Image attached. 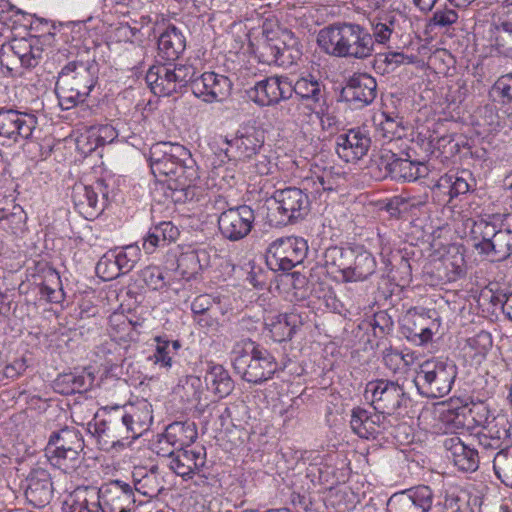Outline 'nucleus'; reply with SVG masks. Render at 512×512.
Wrapping results in <instances>:
<instances>
[{
	"mask_svg": "<svg viewBox=\"0 0 512 512\" xmlns=\"http://www.w3.org/2000/svg\"><path fill=\"white\" fill-rule=\"evenodd\" d=\"M141 278L153 290H160L166 285L165 275L158 266L145 267L141 270Z\"/></svg>",
	"mask_w": 512,
	"mask_h": 512,
	"instance_id": "nucleus-56",
	"label": "nucleus"
},
{
	"mask_svg": "<svg viewBox=\"0 0 512 512\" xmlns=\"http://www.w3.org/2000/svg\"><path fill=\"white\" fill-rule=\"evenodd\" d=\"M39 292L42 298L51 303H60L64 297L59 274L48 269L44 276V280L39 284Z\"/></svg>",
	"mask_w": 512,
	"mask_h": 512,
	"instance_id": "nucleus-44",
	"label": "nucleus"
},
{
	"mask_svg": "<svg viewBox=\"0 0 512 512\" xmlns=\"http://www.w3.org/2000/svg\"><path fill=\"white\" fill-rule=\"evenodd\" d=\"M17 288L12 274L0 276V318H6L9 315L11 305L15 302Z\"/></svg>",
	"mask_w": 512,
	"mask_h": 512,
	"instance_id": "nucleus-48",
	"label": "nucleus"
},
{
	"mask_svg": "<svg viewBox=\"0 0 512 512\" xmlns=\"http://www.w3.org/2000/svg\"><path fill=\"white\" fill-rule=\"evenodd\" d=\"M275 342L290 340L296 328V316L293 314H277L265 322Z\"/></svg>",
	"mask_w": 512,
	"mask_h": 512,
	"instance_id": "nucleus-40",
	"label": "nucleus"
},
{
	"mask_svg": "<svg viewBox=\"0 0 512 512\" xmlns=\"http://www.w3.org/2000/svg\"><path fill=\"white\" fill-rule=\"evenodd\" d=\"M481 254L492 256L496 261L507 260L512 256V230L500 229L498 235Z\"/></svg>",
	"mask_w": 512,
	"mask_h": 512,
	"instance_id": "nucleus-42",
	"label": "nucleus"
},
{
	"mask_svg": "<svg viewBox=\"0 0 512 512\" xmlns=\"http://www.w3.org/2000/svg\"><path fill=\"white\" fill-rule=\"evenodd\" d=\"M25 497L35 508L49 504L53 495L50 473L43 468L33 469L26 478Z\"/></svg>",
	"mask_w": 512,
	"mask_h": 512,
	"instance_id": "nucleus-22",
	"label": "nucleus"
},
{
	"mask_svg": "<svg viewBox=\"0 0 512 512\" xmlns=\"http://www.w3.org/2000/svg\"><path fill=\"white\" fill-rule=\"evenodd\" d=\"M371 139L366 131L360 128L349 129L340 133L335 139V151L345 162H356L369 151Z\"/></svg>",
	"mask_w": 512,
	"mask_h": 512,
	"instance_id": "nucleus-19",
	"label": "nucleus"
},
{
	"mask_svg": "<svg viewBox=\"0 0 512 512\" xmlns=\"http://www.w3.org/2000/svg\"><path fill=\"white\" fill-rule=\"evenodd\" d=\"M204 383L207 390L219 398L228 396L234 389V381L229 372L222 365H209Z\"/></svg>",
	"mask_w": 512,
	"mask_h": 512,
	"instance_id": "nucleus-31",
	"label": "nucleus"
},
{
	"mask_svg": "<svg viewBox=\"0 0 512 512\" xmlns=\"http://www.w3.org/2000/svg\"><path fill=\"white\" fill-rule=\"evenodd\" d=\"M272 215L277 225H287L305 218L310 210L309 196L300 188L287 187L274 191Z\"/></svg>",
	"mask_w": 512,
	"mask_h": 512,
	"instance_id": "nucleus-6",
	"label": "nucleus"
},
{
	"mask_svg": "<svg viewBox=\"0 0 512 512\" xmlns=\"http://www.w3.org/2000/svg\"><path fill=\"white\" fill-rule=\"evenodd\" d=\"M143 472V469H138L133 473L135 490L148 497L157 496L161 492L162 487L157 479L154 468L150 472L142 474Z\"/></svg>",
	"mask_w": 512,
	"mask_h": 512,
	"instance_id": "nucleus-47",
	"label": "nucleus"
},
{
	"mask_svg": "<svg viewBox=\"0 0 512 512\" xmlns=\"http://www.w3.org/2000/svg\"><path fill=\"white\" fill-rule=\"evenodd\" d=\"M67 512H101L99 488L77 487L66 501Z\"/></svg>",
	"mask_w": 512,
	"mask_h": 512,
	"instance_id": "nucleus-28",
	"label": "nucleus"
},
{
	"mask_svg": "<svg viewBox=\"0 0 512 512\" xmlns=\"http://www.w3.org/2000/svg\"><path fill=\"white\" fill-rule=\"evenodd\" d=\"M254 221V210L248 205H240L220 213L218 216V228L225 239L238 241L245 238L251 232Z\"/></svg>",
	"mask_w": 512,
	"mask_h": 512,
	"instance_id": "nucleus-10",
	"label": "nucleus"
},
{
	"mask_svg": "<svg viewBox=\"0 0 512 512\" xmlns=\"http://www.w3.org/2000/svg\"><path fill=\"white\" fill-rule=\"evenodd\" d=\"M224 149L229 160L246 161L258 155L264 144L263 132L254 128L238 132L232 139L225 138Z\"/></svg>",
	"mask_w": 512,
	"mask_h": 512,
	"instance_id": "nucleus-18",
	"label": "nucleus"
},
{
	"mask_svg": "<svg viewBox=\"0 0 512 512\" xmlns=\"http://www.w3.org/2000/svg\"><path fill=\"white\" fill-rule=\"evenodd\" d=\"M451 176L453 184L452 200L470 191L471 184L469 180H472V177L468 171H462L461 174L451 173Z\"/></svg>",
	"mask_w": 512,
	"mask_h": 512,
	"instance_id": "nucleus-64",
	"label": "nucleus"
},
{
	"mask_svg": "<svg viewBox=\"0 0 512 512\" xmlns=\"http://www.w3.org/2000/svg\"><path fill=\"white\" fill-rule=\"evenodd\" d=\"M119 411L134 440L142 436L153 421L152 408L147 401L124 407Z\"/></svg>",
	"mask_w": 512,
	"mask_h": 512,
	"instance_id": "nucleus-24",
	"label": "nucleus"
},
{
	"mask_svg": "<svg viewBox=\"0 0 512 512\" xmlns=\"http://www.w3.org/2000/svg\"><path fill=\"white\" fill-rule=\"evenodd\" d=\"M456 376L457 367L453 361L432 358L419 366L414 383L422 396L441 398L451 391Z\"/></svg>",
	"mask_w": 512,
	"mask_h": 512,
	"instance_id": "nucleus-5",
	"label": "nucleus"
},
{
	"mask_svg": "<svg viewBox=\"0 0 512 512\" xmlns=\"http://www.w3.org/2000/svg\"><path fill=\"white\" fill-rule=\"evenodd\" d=\"M353 36L348 58L364 60L372 56L374 52V40L371 33L360 24L354 23L351 27Z\"/></svg>",
	"mask_w": 512,
	"mask_h": 512,
	"instance_id": "nucleus-36",
	"label": "nucleus"
},
{
	"mask_svg": "<svg viewBox=\"0 0 512 512\" xmlns=\"http://www.w3.org/2000/svg\"><path fill=\"white\" fill-rule=\"evenodd\" d=\"M384 119L379 123V131L384 138L392 140L394 138H401L403 136V119L398 115L392 116L391 114L382 113Z\"/></svg>",
	"mask_w": 512,
	"mask_h": 512,
	"instance_id": "nucleus-54",
	"label": "nucleus"
},
{
	"mask_svg": "<svg viewBox=\"0 0 512 512\" xmlns=\"http://www.w3.org/2000/svg\"><path fill=\"white\" fill-rule=\"evenodd\" d=\"M206 465V450L203 446L177 449L170 458L167 467L184 480L194 475H204Z\"/></svg>",
	"mask_w": 512,
	"mask_h": 512,
	"instance_id": "nucleus-15",
	"label": "nucleus"
},
{
	"mask_svg": "<svg viewBox=\"0 0 512 512\" xmlns=\"http://www.w3.org/2000/svg\"><path fill=\"white\" fill-rule=\"evenodd\" d=\"M496 42L506 56H512V23L502 22L497 27Z\"/></svg>",
	"mask_w": 512,
	"mask_h": 512,
	"instance_id": "nucleus-60",
	"label": "nucleus"
},
{
	"mask_svg": "<svg viewBox=\"0 0 512 512\" xmlns=\"http://www.w3.org/2000/svg\"><path fill=\"white\" fill-rule=\"evenodd\" d=\"M158 57L164 61H175L186 49V38L182 31L170 25L158 38Z\"/></svg>",
	"mask_w": 512,
	"mask_h": 512,
	"instance_id": "nucleus-27",
	"label": "nucleus"
},
{
	"mask_svg": "<svg viewBox=\"0 0 512 512\" xmlns=\"http://www.w3.org/2000/svg\"><path fill=\"white\" fill-rule=\"evenodd\" d=\"M307 251V242L303 238H278L267 249L266 264L273 271L287 272L303 262Z\"/></svg>",
	"mask_w": 512,
	"mask_h": 512,
	"instance_id": "nucleus-7",
	"label": "nucleus"
},
{
	"mask_svg": "<svg viewBox=\"0 0 512 512\" xmlns=\"http://www.w3.org/2000/svg\"><path fill=\"white\" fill-rule=\"evenodd\" d=\"M11 45L23 68L36 67L43 58L44 45L38 36L31 35L28 38L13 39Z\"/></svg>",
	"mask_w": 512,
	"mask_h": 512,
	"instance_id": "nucleus-26",
	"label": "nucleus"
},
{
	"mask_svg": "<svg viewBox=\"0 0 512 512\" xmlns=\"http://www.w3.org/2000/svg\"><path fill=\"white\" fill-rule=\"evenodd\" d=\"M108 421L113 429L119 446L123 447L127 444H130L134 440L120 412L118 415L110 418Z\"/></svg>",
	"mask_w": 512,
	"mask_h": 512,
	"instance_id": "nucleus-58",
	"label": "nucleus"
},
{
	"mask_svg": "<svg viewBox=\"0 0 512 512\" xmlns=\"http://www.w3.org/2000/svg\"><path fill=\"white\" fill-rule=\"evenodd\" d=\"M45 453L50 464L66 474L76 472L81 467L85 455L83 451L67 449L45 450Z\"/></svg>",
	"mask_w": 512,
	"mask_h": 512,
	"instance_id": "nucleus-38",
	"label": "nucleus"
},
{
	"mask_svg": "<svg viewBox=\"0 0 512 512\" xmlns=\"http://www.w3.org/2000/svg\"><path fill=\"white\" fill-rule=\"evenodd\" d=\"M298 39L293 32L280 27L274 19L262 24V41L257 48L259 61L267 65L285 66L292 63Z\"/></svg>",
	"mask_w": 512,
	"mask_h": 512,
	"instance_id": "nucleus-4",
	"label": "nucleus"
},
{
	"mask_svg": "<svg viewBox=\"0 0 512 512\" xmlns=\"http://www.w3.org/2000/svg\"><path fill=\"white\" fill-rule=\"evenodd\" d=\"M11 45L23 68L36 67L43 58L44 45L38 36L31 35L28 38L13 39Z\"/></svg>",
	"mask_w": 512,
	"mask_h": 512,
	"instance_id": "nucleus-25",
	"label": "nucleus"
},
{
	"mask_svg": "<svg viewBox=\"0 0 512 512\" xmlns=\"http://www.w3.org/2000/svg\"><path fill=\"white\" fill-rule=\"evenodd\" d=\"M406 156L403 158L394 153L393 180L411 182L428 175V168L423 162L412 161L408 154Z\"/></svg>",
	"mask_w": 512,
	"mask_h": 512,
	"instance_id": "nucleus-35",
	"label": "nucleus"
},
{
	"mask_svg": "<svg viewBox=\"0 0 512 512\" xmlns=\"http://www.w3.org/2000/svg\"><path fill=\"white\" fill-rule=\"evenodd\" d=\"M434 493L429 486L420 485L393 494L388 502L389 512H430Z\"/></svg>",
	"mask_w": 512,
	"mask_h": 512,
	"instance_id": "nucleus-13",
	"label": "nucleus"
},
{
	"mask_svg": "<svg viewBox=\"0 0 512 512\" xmlns=\"http://www.w3.org/2000/svg\"><path fill=\"white\" fill-rule=\"evenodd\" d=\"M468 347L474 351V355H485L492 347V337L487 331H480L467 339Z\"/></svg>",
	"mask_w": 512,
	"mask_h": 512,
	"instance_id": "nucleus-59",
	"label": "nucleus"
},
{
	"mask_svg": "<svg viewBox=\"0 0 512 512\" xmlns=\"http://www.w3.org/2000/svg\"><path fill=\"white\" fill-rule=\"evenodd\" d=\"M350 426L352 431L361 438L369 439L373 437L370 412L364 408L356 407L352 409Z\"/></svg>",
	"mask_w": 512,
	"mask_h": 512,
	"instance_id": "nucleus-52",
	"label": "nucleus"
},
{
	"mask_svg": "<svg viewBox=\"0 0 512 512\" xmlns=\"http://www.w3.org/2000/svg\"><path fill=\"white\" fill-rule=\"evenodd\" d=\"M167 442L176 449L190 447L197 439V429L193 422L175 421L170 423L162 433Z\"/></svg>",
	"mask_w": 512,
	"mask_h": 512,
	"instance_id": "nucleus-30",
	"label": "nucleus"
},
{
	"mask_svg": "<svg viewBox=\"0 0 512 512\" xmlns=\"http://www.w3.org/2000/svg\"><path fill=\"white\" fill-rule=\"evenodd\" d=\"M231 90V80L227 76L215 72H205L192 82V93L206 103L225 100Z\"/></svg>",
	"mask_w": 512,
	"mask_h": 512,
	"instance_id": "nucleus-17",
	"label": "nucleus"
},
{
	"mask_svg": "<svg viewBox=\"0 0 512 512\" xmlns=\"http://www.w3.org/2000/svg\"><path fill=\"white\" fill-rule=\"evenodd\" d=\"M493 470L502 483L512 487V446H507L495 454Z\"/></svg>",
	"mask_w": 512,
	"mask_h": 512,
	"instance_id": "nucleus-46",
	"label": "nucleus"
},
{
	"mask_svg": "<svg viewBox=\"0 0 512 512\" xmlns=\"http://www.w3.org/2000/svg\"><path fill=\"white\" fill-rule=\"evenodd\" d=\"M490 409L484 402L471 403L458 408L449 418L457 427L470 429L473 426L490 425Z\"/></svg>",
	"mask_w": 512,
	"mask_h": 512,
	"instance_id": "nucleus-23",
	"label": "nucleus"
},
{
	"mask_svg": "<svg viewBox=\"0 0 512 512\" xmlns=\"http://www.w3.org/2000/svg\"><path fill=\"white\" fill-rule=\"evenodd\" d=\"M428 318H426L423 314L416 316L414 320L415 328H409V334L407 338L412 339L414 341L418 340L419 344H425L432 339V330L428 326H423V323L426 322Z\"/></svg>",
	"mask_w": 512,
	"mask_h": 512,
	"instance_id": "nucleus-57",
	"label": "nucleus"
},
{
	"mask_svg": "<svg viewBox=\"0 0 512 512\" xmlns=\"http://www.w3.org/2000/svg\"><path fill=\"white\" fill-rule=\"evenodd\" d=\"M101 512H130L135 503L134 489L122 480H111L99 487Z\"/></svg>",
	"mask_w": 512,
	"mask_h": 512,
	"instance_id": "nucleus-14",
	"label": "nucleus"
},
{
	"mask_svg": "<svg viewBox=\"0 0 512 512\" xmlns=\"http://www.w3.org/2000/svg\"><path fill=\"white\" fill-rule=\"evenodd\" d=\"M157 343L154 359L156 364L162 367L170 368L172 366V359L181 348V343L178 340H168L164 337L158 336L155 338Z\"/></svg>",
	"mask_w": 512,
	"mask_h": 512,
	"instance_id": "nucleus-49",
	"label": "nucleus"
},
{
	"mask_svg": "<svg viewBox=\"0 0 512 512\" xmlns=\"http://www.w3.org/2000/svg\"><path fill=\"white\" fill-rule=\"evenodd\" d=\"M308 196L311 195L313 198H320L324 192L334 190V181L330 174L315 175L306 177L302 181L301 188Z\"/></svg>",
	"mask_w": 512,
	"mask_h": 512,
	"instance_id": "nucleus-51",
	"label": "nucleus"
},
{
	"mask_svg": "<svg viewBox=\"0 0 512 512\" xmlns=\"http://www.w3.org/2000/svg\"><path fill=\"white\" fill-rule=\"evenodd\" d=\"M315 76L308 74L291 83V95L295 93L302 100L318 103L322 98L323 86Z\"/></svg>",
	"mask_w": 512,
	"mask_h": 512,
	"instance_id": "nucleus-41",
	"label": "nucleus"
},
{
	"mask_svg": "<svg viewBox=\"0 0 512 512\" xmlns=\"http://www.w3.org/2000/svg\"><path fill=\"white\" fill-rule=\"evenodd\" d=\"M352 25L354 22L338 21L322 28L317 35L320 49L329 56L348 58Z\"/></svg>",
	"mask_w": 512,
	"mask_h": 512,
	"instance_id": "nucleus-11",
	"label": "nucleus"
},
{
	"mask_svg": "<svg viewBox=\"0 0 512 512\" xmlns=\"http://www.w3.org/2000/svg\"><path fill=\"white\" fill-rule=\"evenodd\" d=\"M442 444L447 458L459 471L474 472L478 469L480 461L478 450L466 443L459 435L446 436Z\"/></svg>",
	"mask_w": 512,
	"mask_h": 512,
	"instance_id": "nucleus-20",
	"label": "nucleus"
},
{
	"mask_svg": "<svg viewBox=\"0 0 512 512\" xmlns=\"http://www.w3.org/2000/svg\"><path fill=\"white\" fill-rule=\"evenodd\" d=\"M141 251L140 248L135 245H127L123 247L121 250H111L107 252L98 262L97 271H101L102 268H108L111 265L112 271L110 275L107 276V279H112L119 275H124L130 272L135 264L140 260Z\"/></svg>",
	"mask_w": 512,
	"mask_h": 512,
	"instance_id": "nucleus-21",
	"label": "nucleus"
},
{
	"mask_svg": "<svg viewBox=\"0 0 512 512\" xmlns=\"http://www.w3.org/2000/svg\"><path fill=\"white\" fill-rule=\"evenodd\" d=\"M37 117L33 114L15 110L13 117V138L14 142L28 140L37 126Z\"/></svg>",
	"mask_w": 512,
	"mask_h": 512,
	"instance_id": "nucleus-43",
	"label": "nucleus"
},
{
	"mask_svg": "<svg viewBox=\"0 0 512 512\" xmlns=\"http://www.w3.org/2000/svg\"><path fill=\"white\" fill-rule=\"evenodd\" d=\"M27 368L24 358L16 359L9 364H0V382L18 378Z\"/></svg>",
	"mask_w": 512,
	"mask_h": 512,
	"instance_id": "nucleus-62",
	"label": "nucleus"
},
{
	"mask_svg": "<svg viewBox=\"0 0 512 512\" xmlns=\"http://www.w3.org/2000/svg\"><path fill=\"white\" fill-rule=\"evenodd\" d=\"M457 20L458 13L453 9L445 8L434 12L430 19V24L441 28H447L455 24Z\"/></svg>",
	"mask_w": 512,
	"mask_h": 512,
	"instance_id": "nucleus-63",
	"label": "nucleus"
},
{
	"mask_svg": "<svg viewBox=\"0 0 512 512\" xmlns=\"http://www.w3.org/2000/svg\"><path fill=\"white\" fill-rule=\"evenodd\" d=\"M364 397L370 401L375 411L391 415L406 406L408 396L398 382L386 379L370 381L366 384Z\"/></svg>",
	"mask_w": 512,
	"mask_h": 512,
	"instance_id": "nucleus-8",
	"label": "nucleus"
},
{
	"mask_svg": "<svg viewBox=\"0 0 512 512\" xmlns=\"http://www.w3.org/2000/svg\"><path fill=\"white\" fill-rule=\"evenodd\" d=\"M88 431L94 438H96L101 450L109 451L110 449L119 446L108 420H102L95 422L94 424L89 423Z\"/></svg>",
	"mask_w": 512,
	"mask_h": 512,
	"instance_id": "nucleus-45",
	"label": "nucleus"
},
{
	"mask_svg": "<svg viewBox=\"0 0 512 512\" xmlns=\"http://www.w3.org/2000/svg\"><path fill=\"white\" fill-rule=\"evenodd\" d=\"M84 446L80 431L74 427L65 426L50 434L45 450L83 451Z\"/></svg>",
	"mask_w": 512,
	"mask_h": 512,
	"instance_id": "nucleus-33",
	"label": "nucleus"
},
{
	"mask_svg": "<svg viewBox=\"0 0 512 512\" xmlns=\"http://www.w3.org/2000/svg\"><path fill=\"white\" fill-rule=\"evenodd\" d=\"M230 355L234 371L248 383L261 384L278 370L275 357L251 339L237 341Z\"/></svg>",
	"mask_w": 512,
	"mask_h": 512,
	"instance_id": "nucleus-3",
	"label": "nucleus"
},
{
	"mask_svg": "<svg viewBox=\"0 0 512 512\" xmlns=\"http://www.w3.org/2000/svg\"><path fill=\"white\" fill-rule=\"evenodd\" d=\"M149 163L155 178L167 184L176 202L194 199V181L199 178L198 168L186 147L171 142L155 143L149 151Z\"/></svg>",
	"mask_w": 512,
	"mask_h": 512,
	"instance_id": "nucleus-1",
	"label": "nucleus"
},
{
	"mask_svg": "<svg viewBox=\"0 0 512 512\" xmlns=\"http://www.w3.org/2000/svg\"><path fill=\"white\" fill-rule=\"evenodd\" d=\"M354 249L331 246L323 255L324 266L329 273H341L346 281L348 271L351 267V259Z\"/></svg>",
	"mask_w": 512,
	"mask_h": 512,
	"instance_id": "nucleus-37",
	"label": "nucleus"
},
{
	"mask_svg": "<svg viewBox=\"0 0 512 512\" xmlns=\"http://www.w3.org/2000/svg\"><path fill=\"white\" fill-rule=\"evenodd\" d=\"M24 209L14 200L3 198L0 200V225L12 234H17L24 229L26 223Z\"/></svg>",
	"mask_w": 512,
	"mask_h": 512,
	"instance_id": "nucleus-32",
	"label": "nucleus"
},
{
	"mask_svg": "<svg viewBox=\"0 0 512 512\" xmlns=\"http://www.w3.org/2000/svg\"><path fill=\"white\" fill-rule=\"evenodd\" d=\"M393 159L394 153L391 150H382L381 153L372 160L369 171L376 180H383L388 177L393 178Z\"/></svg>",
	"mask_w": 512,
	"mask_h": 512,
	"instance_id": "nucleus-50",
	"label": "nucleus"
},
{
	"mask_svg": "<svg viewBox=\"0 0 512 512\" xmlns=\"http://www.w3.org/2000/svg\"><path fill=\"white\" fill-rule=\"evenodd\" d=\"M145 79L155 95L169 96L176 93V84H172L168 64L153 65L147 71Z\"/></svg>",
	"mask_w": 512,
	"mask_h": 512,
	"instance_id": "nucleus-34",
	"label": "nucleus"
},
{
	"mask_svg": "<svg viewBox=\"0 0 512 512\" xmlns=\"http://www.w3.org/2000/svg\"><path fill=\"white\" fill-rule=\"evenodd\" d=\"M500 229L496 225L485 219H481L475 223L474 233L478 234L476 239L479 241L474 245L475 249L481 254L489 245V243L498 235Z\"/></svg>",
	"mask_w": 512,
	"mask_h": 512,
	"instance_id": "nucleus-53",
	"label": "nucleus"
},
{
	"mask_svg": "<svg viewBox=\"0 0 512 512\" xmlns=\"http://www.w3.org/2000/svg\"><path fill=\"white\" fill-rule=\"evenodd\" d=\"M291 81L285 76H270L258 80L246 90L247 97L259 106L278 104L291 97Z\"/></svg>",
	"mask_w": 512,
	"mask_h": 512,
	"instance_id": "nucleus-12",
	"label": "nucleus"
},
{
	"mask_svg": "<svg viewBox=\"0 0 512 512\" xmlns=\"http://www.w3.org/2000/svg\"><path fill=\"white\" fill-rule=\"evenodd\" d=\"M347 282L363 281L376 270V260L368 251H353Z\"/></svg>",
	"mask_w": 512,
	"mask_h": 512,
	"instance_id": "nucleus-39",
	"label": "nucleus"
},
{
	"mask_svg": "<svg viewBox=\"0 0 512 512\" xmlns=\"http://www.w3.org/2000/svg\"><path fill=\"white\" fill-rule=\"evenodd\" d=\"M98 80V65L92 61H71L61 70L55 86L59 104L68 110L85 101Z\"/></svg>",
	"mask_w": 512,
	"mask_h": 512,
	"instance_id": "nucleus-2",
	"label": "nucleus"
},
{
	"mask_svg": "<svg viewBox=\"0 0 512 512\" xmlns=\"http://www.w3.org/2000/svg\"><path fill=\"white\" fill-rule=\"evenodd\" d=\"M208 266H210V254L205 249H197L180 254L176 272L183 279L190 280Z\"/></svg>",
	"mask_w": 512,
	"mask_h": 512,
	"instance_id": "nucleus-29",
	"label": "nucleus"
},
{
	"mask_svg": "<svg viewBox=\"0 0 512 512\" xmlns=\"http://www.w3.org/2000/svg\"><path fill=\"white\" fill-rule=\"evenodd\" d=\"M72 198L77 211L92 220L105 210L112 196L105 180L99 179L92 185H75Z\"/></svg>",
	"mask_w": 512,
	"mask_h": 512,
	"instance_id": "nucleus-9",
	"label": "nucleus"
},
{
	"mask_svg": "<svg viewBox=\"0 0 512 512\" xmlns=\"http://www.w3.org/2000/svg\"><path fill=\"white\" fill-rule=\"evenodd\" d=\"M377 94V82L367 73L351 76L340 92L341 100L350 103L354 108H362L374 101Z\"/></svg>",
	"mask_w": 512,
	"mask_h": 512,
	"instance_id": "nucleus-16",
	"label": "nucleus"
},
{
	"mask_svg": "<svg viewBox=\"0 0 512 512\" xmlns=\"http://www.w3.org/2000/svg\"><path fill=\"white\" fill-rule=\"evenodd\" d=\"M492 91L500 97L501 102H512V72L500 76L492 87Z\"/></svg>",
	"mask_w": 512,
	"mask_h": 512,
	"instance_id": "nucleus-61",
	"label": "nucleus"
},
{
	"mask_svg": "<svg viewBox=\"0 0 512 512\" xmlns=\"http://www.w3.org/2000/svg\"><path fill=\"white\" fill-rule=\"evenodd\" d=\"M491 437L495 438L502 445L505 444L511 437L510 428L511 424L508 419L499 415L497 417H493L492 421H490V425L485 427Z\"/></svg>",
	"mask_w": 512,
	"mask_h": 512,
	"instance_id": "nucleus-55",
	"label": "nucleus"
}]
</instances>
